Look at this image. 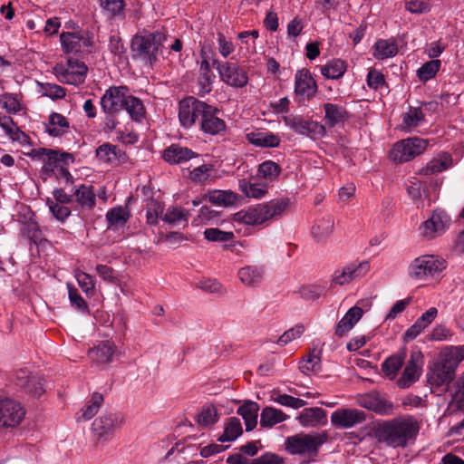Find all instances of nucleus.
I'll return each instance as SVG.
<instances>
[{
    "mask_svg": "<svg viewBox=\"0 0 464 464\" xmlns=\"http://www.w3.org/2000/svg\"><path fill=\"white\" fill-rule=\"evenodd\" d=\"M238 277L244 285L255 286L263 280L264 269L261 266H246L239 269Z\"/></svg>",
    "mask_w": 464,
    "mask_h": 464,
    "instance_id": "nucleus-39",
    "label": "nucleus"
},
{
    "mask_svg": "<svg viewBox=\"0 0 464 464\" xmlns=\"http://www.w3.org/2000/svg\"><path fill=\"white\" fill-rule=\"evenodd\" d=\"M87 66L83 62L68 59L65 63H60L53 67V72L62 83L80 85L84 82Z\"/></svg>",
    "mask_w": 464,
    "mask_h": 464,
    "instance_id": "nucleus-8",
    "label": "nucleus"
},
{
    "mask_svg": "<svg viewBox=\"0 0 464 464\" xmlns=\"http://www.w3.org/2000/svg\"><path fill=\"white\" fill-rule=\"evenodd\" d=\"M164 211L163 205L156 200H152L147 209L146 218L147 223L150 225H156L159 218H162Z\"/></svg>",
    "mask_w": 464,
    "mask_h": 464,
    "instance_id": "nucleus-63",
    "label": "nucleus"
},
{
    "mask_svg": "<svg viewBox=\"0 0 464 464\" xmlns=\"http://www.w3.org/2000/svg\"><path fill=\"white\" fill-rule=\"evenodd\" d=\"M258 410L257 403L254 401H247L238 408L237 414L245 420L246 431L253 430L256 428Z\"/></svg>",
    "mask_w": 464,
    "mask_h": 464,
    "instance_id": "nucleus-40",
    "label": "nucleus"
},
{
    "mask_svg": "<svg viewBox=\"0 0 464 464\" xmlns=\"http://www.w3.org/2000/svg\"><path fill=\"white\" fill-rule=\"evenodd\" d=\"M45 130L53 137H61L69 131L70 123L63 115L53 112L49 116V121L45 125Z\"/></svg>",
    "mask_w": 464,
    "mask_h": 464,
    "instance_id": "nucleus-33",
    "label": "nucleus"
},
{
    "mask_svg": "<svg viewBox=\"0 0 464 464\" xmlns=\"http://www.w3.org/2000/svg\"><path fill=\"white\" fill-rule=\"evenodd\" d=\"M428 147V140L412 137L397 141L390 151V159L395 163L407 162L420 155Z\"/></svg>",
    "mask_w": 464,
    "mask_h": 464,
    "instance_id": "nucleus-6",
    "label": "nucleus"
},
{
    "mask_svg": "<svg viewBox=\"0 0 464 464\" xmlns=\"http://www.w3.org/2000/svg\"><path fill=\"white\" fill-rule=\"evenodd\" d=\"M128 94L125 86H111L105 91L101 98V106L105 113L114 114L122 109Z\"/></svg>",
    "mask_w": 464,
    "mask_h": 464,
    "instance_id": "nucleus-17",
    "label": "nucleus"
},
{
    "mask_svg": "<svg viewBox=\"0 0 464 464\" xmlns=\"http://www.w3.org/2000/svg\"><path fill=\"white\" fill-rule=\"evenodd\" d=\"M115 346L112 343H102L89 352L92 362L101 365L110 363L112 360Z\"/></svg>",
    "mask_w": 464,
    "mask_h": 464,
    "instance_id": "nucleus-31",
    "label": "nucleus"
},
{
    "mask_svg": "<svg viewBox=\"0 0 464 464\" xmlns=\"http://www.w3.org/2000/svg\"><path fill=\"white\" fill-rule=\"evenodd\" d=\"M328 437L326 431L301 432L285 440V450L291 455L315 457L320 447L327 441Z\"/></svg>",
    "mask_w": 464,
    "mask_h": 464,
    "instance_id": "nucleus-4",
    "label": "nucleus"
},
{
    "mask_svg": "<svg viewBox=\"0 0 464 464\" xmlns=\"http://www.w3.org/2000/svg\"><path fill=\"white\" fill-rule=\"evenodd\" d=\"M303 427H315L326 422V412L319 407L304 409L296 418Z\"/></svg>",
    "mask_w": 464,
    "mask_h": 464,
    "instance_id": "nucleus-29",
    "label": "nucleus"
},
{
    "mask_svg": "<svg viewBox=\"0 0 464 464\" xmlns=\"http://www.w3.org/2000/svg\"><path fill=\"white\" fill-rule=\"evenodd\" d=\"M76 202L83 208L92 209L96 203V195L92 185L81 184L74 188Z\"/></svg>",
    "mask_w": 464,
    "mask_h": 464,
    "instance_id": "nucleus-34",
    "label": "nucleus"
},
{
    "mask_svg": "<svg viewBox=\"0 0 464 464\" xmlns=\"http://www.w3.org/2000/svg\"><path fill=\"white\" fill-rule=\"evenodd\" d=\"M289 206L290 199L288 198H274L268 202L258 204L236 213L234 220L249 226L261 225L282 217Z\"/></svg>",
    "mask_w": 464,
    "mask_h": 464,
    "instance_id": "nucleus-2",
    "label": "nucleus"
},
{
    "mask_svg": "<svg viewBox=\"0 0 464 464\" xmlns=\"http://www.w3.org/2000/svg\"><path fill=\"white\" fill-rule=\"evenodd\" d=\"M46 205L53 218L60 222H64L71 215V209L66 205L60 204L57 201H52L50 198L46 199Z\"/></svg>",
    "mask_w": 464,
    "mask_h": 464,
    "instance_id": "nucleus-57",
    "label": "nucleus"
},
{
    "mask_svg": "<svg viewBox=\"0 0 464 464\" xmlns=\"http://www.w3.org/2000/svg\"><path fill=\"white\" fill-rule=\"evenodd\" d=\"M334 218L331 215L324 216L315 220L311 229V234L316 242L326 240L334 232Z\"/></svg>",
    "mask_w": 464,
    "mask_h": 464,
    "instance_id": "nucleus-27",
    "label": "nucleus"
},
{
    "mask_svg": "<svg viewBox=\"0 0 464 464\" xmlns=\"http://www.w3.org/2000/svg\"><path fill=\"white\" fill-rule=\"evenodd\" d=\"M201 58L202 60L199 65V76L198 82L199 85V94L204 95L212 90V84L216 76L212 72L208 58L203 51L201 52Z\"/></svg>",
    "mask_w": 464,
    "mask_h": 464,
    "instance_id": "nucleus-26",
    "label": "nucleus"
},
{
    "mask_svg": "<svg viewBox=\"0 0 464 464\" xmlns=\"http://www.w3.org/2000/svg\"><path fill=\"white\" fill-rule=\"evenodd\" d=\"M197 153L187 147L172 144L163 151V159L170 164H181L197 157Z\"/></svg>",
    "mask_w": 464,
    "mask_h": 464,
    "instance_id": "nucleus-24",
    "label": "nucleus"
},
{
    "mask_svg": "<svg viewBox=\"0 0 464 464\" xmlns=\"http://www.w3.org/2000/svg\"><path fill=\"white\" fill-rule=\"evenodd\" d=\"M404 353H396L387 358L382 364L383 373L390 379H395L404 362Z\"/></svg>",
    "mask_w": 464,
    "mask_h": 464,
    "instance_id": "nucleus-46",
    "label": "nucleus"
},
{
    "mask_svg": "<svg viewBox=\"0 0 464 464\" xmlns=\"http://www.w3.org/2000/svg\"><path fill=\"white\" fill-rule=\"evenodd\" d=\"M13 381L16 386L32 396L40 397L45 392L44 379L41 376L32 374L27 369L15 371Z\"/></svg>",
    "mask_w": 464,
    "mask_h": 464,
    "instance_id": "nucleus-13",
    "label": "nucleus"
},
{
    "mask_svg": "<svg viewBox=\"0 0 464 464\" xmlns=\"http://www.w3.org/2000/svg\"><path fill=\"white\" fill-rule=\"evenodd\" d=\"M347 70V63L341 59H333L320 67V72L327 79L337 80L343 77Z\"/></svg>",
    "mask_w": 464,
    "mask_h": 464,
    "instance_id": "nucleus-41",
    "label": "nucleus"
},
{
    "mask_svg": "<svg viewBox=\"0 0 464 464\" xmlns=\"http://www.w3.org/2000/svg\"><path fill=\"white\" fill-rule=\"evenodd\" d=\"M165 40L160 32L136 34L130 44V52L134 60L152 65L158 59V53Z\"/></svg>",
    "mask_w": 464,
    "mask_h": 464,
    "instance_id": "nucleus-3",
    "label": "nucleus"
},
{
    "mask_svg": "<svg viewBox=\"0 0 464 464\" xmlns=\"http://www.w3.org/2000/svg\"><path fill=\"white\" fill-rule=\"evenodd\" d=\"M325 292V286L320 285H309L300 288L299 294L306 300H316Z\"/></svg>",
    "mask_w": 464,
    "mask_h": 464,
    "instance_id": "nucleus-61",
    "label": "nucleus"
},
{
    "mask_svg": "<svg viewBox=\"0 0 464 464\" xmlns=\"http://www.w3.org/2000/svg\"><path fill=\"white\" fill-rule=\"evenodd\" d=\"M425 116L421 109L410 107L409 111L402 115V121L407 128H416L421 125Z\"/></svg>",
    "mask_w": 464,
    "mask_h": 464,
    "instance_id": "nucleus-54",
    "label": "nucleus"
},
{
    "mask_svg": "<svg viewBox=\"0 0 464 464\" xmlns=\"http://www.w3.org/2000/svg\"><path fill=\"white\" fill-rule=\"evenodd\" d=\"M122 108L135 121H140L145 116V108L142 102L130 94H127Z\"/></svg>",
    "mask_w": 464,
    "mask_h": 464,
    "instance_id": "nucleus-45",
    "label": "nucleus"
},
{
    "mask_svg": "<svg viewBox=\"0 0 464 464\" xmlns=\"http://www.w3.org/2000/svg\"><path fill=\"white\" fill-rule=\"evenodd\" d=\"M100 4L103 11L111 17L121 14L124 9V0H100Z\"/></svg>",
    "mask_w": 464,
    "mask_h": 464,
    "instance_id": "nucleus-60",
    "label": "nucleus"
},
{
    "mask_svg": "<svg viewBox=\"0 0 464 464\" xmlns=\"http://www.w3.org/2000/svg\"><path fill=\"white\" fill-rule=\"evenodd\" d=\"M239 198V195L232 190H213L208 193L209 201L218 206H233Z\"/></svg>",
    "mask_w": 464,
    "mask_h": 464,
    "instance_id": "nucleus-43",
    "label": "nucleus"
},
{
    "mask_svg": "<svg viewBox=\"0 0 464 464\" xmlns=\"http://www.w3.org/2000/svg\"><path fill=\"white\" fill-rule=\"evenodd\" d=\"M271 401L282 406L289 407L295 410L303 408L306 405V401L302 399L288 394H281L276 391H274L271 395Z\"/></svg>",
    "mask_w": 464,
    "mask_h": 464,
    "instance_id": "nucleus-51",
    "label": "nucleus"
},
{
    "mask_svg": "<svg viewBox=\"0 0 464 464\" xmlns=\"http://www.w3.org/2000/svg\"><path fill=\"white\" fill-rule=\"evenodd\" d=\"M440 61L437 59L429 61L417 71V76L421 82H426L435 77L440 68Z\"/></svg>",
    "mask_w": 464,
    "mask_h": 464,
    "instance_id": "nucleus-53",
    "label": "nucleus"
},
{
    "mask_svg": "<svg viewBox=\"0 0 464 464\" xmlns=\"http://www.w3.org/2000/svg\"><path fill=\"white\" fill-rule=\"evenodd\" d=\"M323 108L324 110V125L325 128H334L348 120L349 114L343 106L327 102L323 105Z\"/></svg>",
    "mask_w": 464,
    "mask_h": 464,
    "instance_id": "nucleus-22",
    "label": "nucleus"
},
{
    "mask_svg": "<svg viewBox=\"0 0 464 464\" xmlns=\"http://www.w3.org/2000/svg\"><path fill=\"white\" fill-rule=\"evenodd\" d=\"M26 411L23 404L9 397H0V428L14 429L25 418Z\"/></svg>",
    "mask_w": 464,
    "mask_h": 464,
    "instance_id": "nucleus-7",
    "label": "nucleus"
},
{
    "mask_svg": "<svg viewBox=\"0 0 464 464\" xmlns=\"http://www.w3.org/2000/svg\"><path fill=\"white\" fill-rule=\"evenodd\" d=\"M219 111L208 105V109L206 110L204 116L199 121V129L208 135H220L226 130L227 125L224 120L218 117Z\"/></svg>",
    "mask_w": 464,
    "mask_h": 464,
    "instance_id": "nucleus-20",
    "label": "nucleus"
},
{
    "mask_svg": "<svg viewBox=\"0 0 464 464\" xmlns=\"http://www.w3.org/2000/svg\"><path fill=\"white\" fill-rule=\"evenodd\" d=\"M370 410L380 415H391L394 411V405L390 401L375 397L373 405H370Z\"/></svg>",
    "mask_w": 464,
    "mask_h": 464,
    "instance_id": "nucleus-62",
    "label": "nucleus"
},
{
    "mask_svg": "<svg viewBox=\"0 0 464 464\" xmlns=\"http://www.w3.org/2000/svg\"><path fill=\"white\" fill-rule=\"evenodd\" d=\"M130 218V212L127 208L121 206L110 209L106 214V220L109 227L116 228L122 227Z\"/></svg>",
    "mask_w": 464,
    "mask_h": 464,
    "instance_id": "nucleus-47",
    "label": "nucleus"
},
{
    "mask_svg": "<svg viewBox=\"0 0 464 464\" xmlns=\"http://www.w3.org/2000/svg\"><path fill=\"white\" fill-rule=\"evenodd\" d=\"M449 218L443 212H434L431 217L422 223L421 233L427 238H433L445 230Z\"/></svg>",
    "mask_w": 464,
    "mask_h": 464,
    "instance_id": "nucleus-21",
    "label": "nucleus"
},
{
    "mask_svg": "<svg viewBox=\"0 0 464 464\" xmlns=\"http://www.w3.org/2000/svg\"><path fill=\"white\" fill-rule=\"evenodd\" d=\"M370 270V263L366 260L353 261L341 269H337L332 276L334 285H344L353 281L364 277Z\"/></svg>",
    "mask_w": 464,
    "mask_h": 464,
    "instance_id": "nucleus-12",
    "label": "nucleus"
},
{
    "mask_svg": "<svg viewBox=\"0 0 464 464\" xmlns=\"http://www.w3.org/2000/svg\"><path fill=\"white\" fill-rule=\"evenodd\" d=\"M405 9L411 14H424L430 11L429 0H407Z\"/></svg>",
    "mask_w": 464,
    "mask_h": 464,
    "instance_id": "nucleus-64",
    "label": "nucleus"
},
{
    "mask_svg": "<svg viewBox=\"0 0 464 464\" xmlns=\"http://www.w3.org/2000/svg\"><path fill=\"white\" fill-rule=\"evenodd\" d=\"M451 163V157L447 153H441L428 162L427 165L420 170V173L425 176L436 174L450 168Z\"/></svg>",
    "mask_w": 464,
    "mask_h": 464,
    "instance_id": "nucleus-38",
    "label": "nucleus"
},
{
    "mask_svg": "<svg viewBox=\"0 0 464 464\" xmlns=\"http://www.w3.org/2000/svg\"><path fill=\"white\" fill-rule=\"evenodd\" d=\"M288 419V416L281 410L266 407L262 410L260 415V425L262 427L271 428L276 424L283 422Z\"/></svg>",
    "mask_w": 464,
    "mask_h": 464,
    "instance_id": "nucleus-42",
    "label": "nucleus"
},
{
    "mask_svg": "<svg viewBox=\"0 0 464 464\" xmlns=\"http://www.w3.org/2000/svg\"><path fill=\"white\" fill-rule=\"evenodd\" d=\"M63 50L67 53H80L92 46V41L87 33L63 32L60 35Z\"/></svg>",
    "mask_w": 464,
    "mask_h": 464,
    "instance_id": "nucleus-16",
    "label": "nucleus"
},
{
    "mask_svg": "<svg viewBox=\"0 0 464 464\" xmlns=\"http://www.w3.org/2000/svg\"><path fill=\"white\" fill-rule=\"evenodd\" d=\"M74 277L82 292L87 296H92L95 293L94 277L80 269L74 270Z\"/></svg>",
    "mask_w": 464,
    "mask_h": 464,
    "instance_id": "nucleus-50",
    "label": "nucleus"
},
{
    "mask_svg": "<svg viewBox=\"0 0 464 464\" xmlns=\"http://www.w3.org/2000/svg\"><path fill=\"white\" fill-rule=\"evenodd\" d=\"M420 429L413 416H400L383 422L379 429V440L392 448H404L416 439Z\"/></svg>",
    "mask_w": 464,
    "mask_h": 464,
    "instance_id": "nucleus-1",
    "label": "nucleus"
},
{
    "mask_svg": "<svg viewBox=\"0 0 464 464\" xmlns=\"http://www.w3.org/2000/svg\"><path fill=\"white\" fill-rule=\"evenodd\" d=\"M242 434V426L238 419L232 418L225 428L223 435L218 439L219 441H232Z\"/></svg>",
    "mask_w": 464,
    "mask_h": 464,
    "instance_id": "nucleus-55",
    "label": "nucleus"
},
{
    "mask_svg": "<svg viewBox=\"0 0 464 464\" xmlns=\"http://www.w3.org/2000/svg\"><path fill=\"white\" fill-rule=\"evenodd\" d=\"M317 83L308 70L302 69L295 76V94L299 102L312 100L317 93Z\"/></svg>",
    "mask_w": 464,
    "mask_h": 464,
    "instance_id": "nucleus-14",
    "label": "nucleus"
},
{
    "mask_svg": "<svg viewBox=\"0 0 464 464\" xmlns=\"http://www.w3.org/2000/svg\"><path fill=\"white\" fill-rule=\"evenodd\" d=\"M238 188L246 197L255 199L264 198L268 191L266 183L257 182L253 179L250 180H246L245 179H239Z\"/></svg>",
    "mask_w": 464,
    "mask_h": 464,
    "instance_id": "nucleus-30",
    "label": "nucleus"
},
{
    "mask_svg": "<svg viewBox=\"0 0 464 464\" xmlns=\"http://www.w3.org/2000/svg\"><path fill=\"white\" fill-rule=\"evenodd\" d=\"M321 358L318 353L314 351L306 359H304L299 363V369L302 372L309 374L310 372H317L320 368Z\"/></svg>",
    "mask_w": 464,
    "mask_h": 464,
    "instance_id": "nucleus-58",
    "label": "nucleus"
},
{
    "mask_svg": "<svg viewBox=\"0 0 464 464\" xmlns=\"http://www.w3.org/2000/svg\"><path fill=\"white\" fill-rule=\"evenodd\" d=\"M422 356L420 353H414L404 368L401 376L397 381V385L401 389H406L416 382L422 371Z\"/></svg>",
    "mask_w": 464,
    "mask_h": 464,
    "instance_id": "nucleus-19",
    "label": "nucleus"
},
{
    "mask_svg": "<svg viewBox=\"0 0 464 464\" xmlns=\"http://www.w3.org/2000/svg\"><path fill=\"white\" fill-rule=\"evenodd\" d=\"M208 104L189 96L179 103V120L182 127L189 129L196 123L199 126Z\"/></svg>",
    "mask_w": 464,
    "mask_h": 464,
    "instance_id": "nucleus-9",
    "label": "nucleus"
},
{
    "mask_svg": "<svg viewBox=\"0 0 464 464\" xmlns=\"http://www.w3.org/2000/svg\"><path fill=\"white\" fill-rule=\"evenodd\" d=\"M124 422L121 413H108L100 416L92 423V430L99 439L108 440Z\"/></svg>",
    "mask_w": 464,
    "mask_h": 464,
    "instance_id": "nucleus-15",
    "label": "nucleus"
},
{
    "mask_svg": "<svg viewBox=\"0 0 464 464\" xmlns=\"http://www.w3.org/2000/svg\"><path fill=\"white\" fill-rule=\"evenodd\" d=\"M96 157L100 161L110 164L122 163L127 160L124 151L109 142L103 143L96 149Z\"/></svg>",
    "mask_w": 464,
    "mask_h": 464,
    "instance_id": "nucleus-23",
    "label": "nucleus"
},
{
    "mask_svg": "<svg viewBox=\"0 0 464 464\" xmlns=\"http://www.w3.org/2000/svg\"><path fill=\"white\" fill-rule=\"evenodd\" d=\"M285 125L299 135L318 140L326 135L324 125L318 121L305 120L300 115H289L284 118Z\"/></svg>",
    "mask_w": 464,
    "mask_h": 464,
    "instance_id": "nucleus-11",
    "label": "nucleus"
},
{
    "mask_svg": "<svg viewBox=\"0 0 464 464\" xmlns=\"http://www.w3.org/2000/svg\"><path fill=\"white\" fill-rule=\"evenodd\" d=\"M218 420V411L214 405L208 404L202 408L198 415L197 421L200 426L209 427Z\"/></svg>",
    "mask_w": 464,
    "mask_h": 464,
    "instance_id": "nucleus-52",
    "label": "nucleus"
},
{
    "mask_svg": "<svg viewBox=\"0 0 464 464\" xmlns=\"http://www.w3.org/2000/svg\"><path fill=\"white\" fill-rule=\"evenodd\" d=\"M102 402L103 396L98 392L93 393L89 403L82 409V418L85 420H91L96 415Z\"/></svg>",
    "mask_w": 464,
    "mask_h": 464,
    "instance_id": "nucleus-56",
    "label": "nucleus"
},
{
    "mask_svg": "<svg viewBox=\"0 0 464 464\" xmlns=\"http://www.w3.org/2000/svg\"><path fill=\"white\" fill-rule=\"evenodd\" d=\"M249 143L262 148H276L280 144V138L270 132L251 131L246 134Z\"/></svg>",
    "mask_w": 464,
    "mask_h": 464,
    "instance_id": "nucleus-35",
    "label": "nucleus"
},
{
    "mask_svg": "<svg viewBox=\"0 0 464 464\" xmlns=\"http://www.w3.org/2000/svg\"><path fill=\"white\" fill-rule=\"evenodd\" d=\"M68 160L72 161V155L69 153H60L57 150H51L45 161H44L43 169L46 172L53 171L55 169H59L63 165L67 163Z\"/></svg>",
    "mask_w": 464,
    "mask_h": 464,
    "instance_id": "nucleus-44",
    "label": "nucleus"
},
{
    "mask_svg": "<svg viewBox=\"0 0 464 464\" xmlns=\"http://www.w3.org/2000/svg\"><path fill=\"white\" fill-rule=\"evenodd\" d=\"M363 310L358 305L350 308L343 318L337 323L335 327V334L339 337L346 334L355 324L362 318Z\"/></svg>",
    "mask_w": 464,
    "mask_h": 464,
    "instance_id": "nucleus-28",
    "label": "nucleus"
},
{
    "mask_svg": "<svg viewBox=\"0 0 464 464\" xmlns=\"http://www.w3.org/2000/svg\"><path fill=\"white\" fill-rule=\"evenodd\" d=\"M204 237L211 242H228L234 239L235 235L231 231H223L218 228H207Z\"/></svg>",
    "mask_w": 464,
    "mask_h": 464,
    "instance_id": "nucleus-59",
    "label": "nucleus"
},
{
    "mask_svg": "<svg viewBox=\"0 0 464 464\" xmlns=\"http://www.w3.org/2000/svg\"><path fill=\"white\" fill-rule=\"evenodd\" d=\"M374 47L373 56L381 60L393 57L398 53L397 44L393 41L379 40Z\"/></svg>",
    "mask_w": 464,
    "mask_h": 464,
    "instance_id": "nucleus-49",
    "label": "nucleus"
},
{
    "mask_svg": "<svg viewBox=\"0 0 464 464\" xmlns=\"http://www.w3.org/2000/svg\"><path fill=\"white\" fill-rule=\"evenodd\" d=\"M446 268L444 259L424 255L415 258L409 266V276L417 281H430Z\"/></svg>",
    "mask_w": 464,
    "mask_h": 464,
    "instance_id": "nucleus-5",
    "label": "nucleus"
},
{
    "mask_svg": "<svg viewBox=\"0 0 464 464\" xmlns=\"http://www.w3.org/2000/svg\"><path fill=\"white\" fill-rule=\"evenodd\" d=\"M365 420V413L357 409H339L331 415V422L334 427L350 429Z\"/></svg>",
    "mask_w": 464,
    "mask_h": 464,
    "instance_id": "nucleus-18",
    "label": "nucleus"
},
{
    "mask_svg": "<svg viewBox=\"0 0 464 464\" xmlns=\"http://www.w3.org/2000/svg\"><path fill=\"white\" fill-rule=\"evenodd\" d=\"M463 360L464 348L460 346H450L441 352L438 362L455 375L459 362Z\"/></svg>",
    "mask_w": 464,
    "mask_h": 464,
    "instance_id": "nucleus-25",
    "label": "nucleus"
},
{
    "mask_svg": "<svg viewBox=\"0 0 464 464\" xmlns=\"http://www.w3.org/2000/svg\"><path fill=\"white\" fill-rule=\"evenodd\" d=\"M221 81L233 88H244L248 84L249 78L246 70L237 63L213 61Z\"/></svg>",
    "mask_w": 464,
    "mask_h": 464,
    "instance_id": "nucleus-10",
    "label": "nucleus"
},
{
    "mask_svg": "<svg viewBox=\"0 0 464 464\" xmlns=\"http://www.w3.org/2000/svg\"><path fill=\"white\" fill-rule=\"evenodd\" d=\"M281 170V167L277 163L272 160H266L258 166L256 175L257 177L265 179V183L267 184V182H273L276 180Z\"/></svg>",
    "mask_w": 464,
    "mask_h": 464,
    "instance_id": "nucleus-48",
    "label": "nucleus"
},
{
    "mask_svg": "<svg viewBox=\"0 0 464 464\" xmlns=\"http://www.w3.org/2000/svg\"><path fill=\"white\" fill-rule=\"evenodd\" d=\"M0 127L13 141L21 144L28 142V136L17 127L11 117L0 115Z\"/></svg>",
    "mask_w": 464,
    "mask_h": 464,
    "instance_id": "nucleus-36",
    "label": "nucleus"
},
{
    "mask_svg": "<svg viewBox=\"0 0 464 464\" xmlns=\"http://www.w3.org/2000/svg\"><path fill=\"white\" fill-rule=\"evenodd\" d=\"M189 211L177 206H170L166 209L161 219L174 227H186L188 222Z\"/></svg>",
    "mask_w": 464,
    "mask_h": 464,
    "instance_id": "nucleus-37",
    "label": "nucleus"
},
{
    "mask_svg": "<svg viewBox=\"0 0 464 464\" xmlns=\"http://www.w3.org/2000/svg\"><path fill=\"white\" fill-rule=\"evenodd\" d=\"M454 377L455 375L451 372L437 362L428 373V382L431 386L440 387L450 382Z\"/></svg>",
    "mask_w": 464,
    "mask_h": 464,
    "instance_id": "nucleus-32",
    "label": "nucleus"
}]
</instances>
